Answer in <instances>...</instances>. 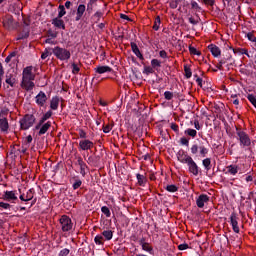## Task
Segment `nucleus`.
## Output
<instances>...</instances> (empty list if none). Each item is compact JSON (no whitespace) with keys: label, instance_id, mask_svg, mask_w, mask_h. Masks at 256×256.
Wrapping results in <instances>:
<instances>
[{"label":"nucleus","instance_id":"12","mask_svg":"<svg viewBox=\"0 0 256 256\" xmlns=\"http://www.w3.org/2000/svg\"><path fill=\"white\" fill-rule=\"evenodd\" d=\"M238 219L239 218L237 217V214L235 212L230 215V223L232 225L234 233H239V223L237 222Z\"/></svg>","mask_w":256,"mask_h":256},{"label":"nucleus","instance_id":"48","mask_svg":"<svg viewBox=\"0 0 256 256\" xmlns=\"http://www.w3.org/2000/svg\"><path fill=\"white\" fill-rule=\"evenodd\" d=\"M94 241H95L96 245H103V236L97 235V236L94 238Z\"/></svg>","mask_w":256,"mask_h":256},{"label":"nucleus","instance_id":"39","mask_svg":"<svg viewBox=\"0 0 256 256\" xmlns=\"http://www.w3.org/2000/svg\"><path fill=\"white\" fill-rule=\"evenodd\" d=\"M184 73H185L186 79H191V77L193 76V72H191V68H189L187 65L184 66Z\"/></svg>","mask_w":256,"mask_h":256},{"label":"nucleus","instance_id":"60","mask_svg":"<svg viewBox=\"0 0 256 256\" xmlns=\"http://www.w3.org/2000/svg\"><path fill=\"white\" fill-rule=\"evenodd\" d=\"M205 5H210V7H213L215 5V0H202Z\"/></svg>","mask_w":256,"mask_h":256},{"label":"nucleus","instance_id":"3","mask_svg":"<svg viewBox=\"0 0 256 256\" xmlns=\"http://www.w3.org/2000/svg\"><path fill=\"white\" fill-rule=\"evenodd\" d=\"M35 124V116L31 114L25 115L21 120H20V127L21 129H24V131H27V129L33 127Z\"/></svg>","mask_w":256,"mask_h":256},{"label":"nucleus","instance_id":"2","mask_svg":"<svg viewBox=\"0 0 256 256\" xmlns=\"http://www.w3.org/2000/svg\"><path fill=\"white\" fill-rule=\"evenodd\" d=\"M52 51L53 55L59 61H69V59H71V51L69 49L60 46H55Z\"/></svg>","mask_w":256,"mask_h":256},{"label":"nucleus","instance_id":"64","mask_svg":"<svg viewBox=\"0 0 256 256\" xmlns=\"http://www.w3.org/2000/svg\"><path fill=\"white\" fill-rule=\"evenodd\" d=\"M45 43H47L48 45H55V41H53L52 38H47V39L45 40Z\"/></svg>","mask_w":256,"mask_h":256},{"label":"nucleus","instance_id":"11","mask_svg":"<svg viewBox=\"0 0 256 256\" xmlns=\"http://www.w3.org/2000/svg\"><path fill=\"white\" fill-rule=\"evenodd\" d=\"M5 82L7 83V85H10V87H16L17 86V74H11L8 72L6 74Z\"/></svg>","mask_w":256,"mask_h":256},{"label":"nucleus","instance_id":"62","mask_svg":"<svg viewBox=\"0 0 256 256\" xmlns=\"http://www.w3.org/2000/svg\"><path fill=\"white\" fill-rule=\"evenodd\" d=\"M194 127L199 131L201 129V125L199 124V120H194Z\"/></svg>","mask_w":256,"mask_h":256},{"label":"nucleus","instance_id":"58","mask_svg":"<svg viewBox=\"0 0 256 256\" xmlns=\"http://www.w3.org/2000/svg\"><path fill=\"white\" fill-rule=\"evenodd\" d=\"M80 139H87V133L83 130H79Z\"/></svg>","mask_w":256,"mask_h":256},{"label":"nucleus","instance_id":"41","mask_svg":"<svg viewBox=\"0 0 256 256\" xmlns=\"http://www.w3.org/2000/svg\"><path fill=\"white\" fill-rule=\"evenodd\" d=\"M46 101H47L46 97L36 98V103H37V105H40V107H43V105H45Z\"/></svg>","mask_w":256,"mask_h":256},{"label":"nucleus","instance_id":"46","mask_svg":"<svg viewBox=\"0 0 256 256\" xmlns=\"http://www.w3.org/2000/svg\"><path fill=\"white\" fill-rule=\"evenodd\" d=\"M94 19H96V23H99L101 21V17H103V12L101 11H97L94 15H93Z\"/></svg>","mask_w":256,"mask_h":256},{"label":"nucleus","instance_id":"22","mask_svg":"<svg viewBox=\"0 0 256 256\" xmlns=\"http://www.w3.org/2000/svg\"><path fill=\"white\" fill-rule=\"evenodd\" d=\"M229 49H232L233 53H235V55H247L248 57H251V55H249V52L247 51V49L245 48H233L228 46Z\"/></svg>","mask_w":256,"mask_h":256},{"label":"nucleus","instance_id":"23","mask_svg":"<svg viewBox=\"0 0 256 256\" xmlns=\"http://www.w3.org/2000/svg\"><path fill=\"white\" fill-rule=\"evenodd\" d=\"M51 128V122H46L45 124H42L40 127H39V132H38V135H45V133H47V131H49V129Z\"/></svg>","mask_w":256,"mask_h":256},{"label":"nucleus","instance_id":"13","mask_svg":"<svg viewBox=\"0 0 256 256\" xmlns=\"http://www.w3.org/2000/svg\"><path fill=\"white\" fill-rule=\"evenodd\" d=\"M209 197L206 194H201L196 199V205L199 207V209H203L205 207V203H208Z\"/></svg>","mask_w":256,"mask_h":256},{"label":"nucleus","instance_id":"47","mask_svg":"<svg viewBox=\"0 0 256 256\" xmlns=\"http://www.w3.org/2000/svg\"><path fill=\"white\" fill-rule=\"evenodd\" d=\"M246 37H247L248 41H251L252 43L256 42V37L252 32L247 33Z\"/></svg>","mask_w":256,"mask_h":256},{"label":"nucleus","instance_id":"18","mask_svg":"<svg viewBox=\"0 0 256 256\" xmlns=\"http://www.w3.org/2000/svg\"><path fill=\"white\" fill-rule=\"evenodd\" d=\"M85 4H80L77 8L76 11V17H75V21H81V18L83 17L84 13H85Z\"/></svg>","mask_w":256,"mask_h":256},{"label":"nucleus","instance_id":"8","mask_svg":"<svg viewBox=\"0 0 256 256\" xmlns=\"http://www.w3.org/2000/svg\"><path fill=\"white\" fill-rule=\"evenodd\" d=\"M177 159L180 163L187 165L193 158L185 152V150H179L177 153Z\"/></svg>","mask_w":256,"mask_h":256},{"label":"nucleus","instance_id":"19","mask_svg":"<svg viewBox=\"0 0 256 256\" xmlns=\"http://www.w3.org/2000/svg\"><path fill=\"white\" fill-rule=\"evenodd\" d=\"M52 25L57 27V29L65 30V22L59 17L52 19Z\"/></svg>","mask_w":256,"mask_h":256},{"label":"nucleus","instance_id":"9","mask_svg":"<svg viewBox=\"0 0 256 256\" xmlns=\"http://www.w3.org/2000/svg\"><path fill=\"white\" fill-rule=\"evenodd\" d=\"M3 201H8L9 203H15L17 201V193L15 191H5L2 195Z\"/></svg>","mask_w":256,"mask_h":256},{"label":"nucleus","instance_id":"33","mask_svg":"<svg viewBox=\"0 0 256 256\" xmlns=\"http://www.w3.org/2000/svg\"><path fill=\"white\" fill-rule=\"evenodd\" d=\"M25 197H26V201H31V199H33V197H35V189H29L26 194H25Z\"/></svg>","mask_w":256,"mask_h":256},{"label":"nucleus","instance_id":"4","mask_svg":"<svg viewBox=\"0 0 256 256\" xmlns=\"http://www.w3.org/2000/svg\"><path fill=\"white\" fill-rule=\"evenodd\" d=\"M190 151L192 155H197L199 153L200 157H207V154L209 153V148L205 147V145L203 144H193L190 148Z\"/></svg>","mask_w":256,"mask_h":256},{"label":"nucleus","instance_id":"53","mask_svg":"<svg viewBox=\"0 0 256 256\" xmlns=\"http://www.w3.org/2000/svg\"><path fill=\"white\" fill-rule=\"evenodd\" d=\"M33 141V136L28 135L25 139H24V143L25 145H29L30 143H32Z\"/></svg>","mask_w":256,"mask_h":256},{"label":"nucleus","instance_id":"55","mask_svg":"<svg viewBox=\"0 0 256 256\" xmlns=\"http://www.w3.org/2000/svg\"><path fill=\"white\" fill-rule=\"evenodd\" d=\"M48 37H51V39H57V32H53L52 30H48Z\"/></svg>","mask_w":256,"mask_h":256},{"label":"nucleus","instance_id":"5","mask_svg":"<svg viewBox=\"0 0 256 256\" xmlns=\"http://www.w3.org/2000/svg\"><path fill=\"white\" fill-rule=\"evenodd\" d=\"M60 225L64 233H67V231H71V229H73V222L71 221V218L65 215L60 218Z\"/></svg>","mask_w":256,"mask_h":256},{"label":"nucleus","instance_id":"10","mask_svg":"<svg viewBox=\"0 0 256 256\" xmlns=\"http://www.w3.org/2000/svg\"><path fill=\"white\" fill-rule=\"evenodd\" d=\"M186 165L188 166L189 173H192V175H194L195 177L199 175V166L197 165L195 160H193V158Z\"/></svg>","mask_w":256,"mask_h":256},{"label":"nucleus","instance_id":"38","mask_svg":"<svg viewBox=\"0 0 256 256\" xmlns=\"http://www.w3.org/2000/svg\"><path fill=\"white\" fill-rule=\"evenodd\" d=\"M190 55H197V57H201V51L197 50V48L193 46H189Z\"/></svg>","mask_w":256,"mask_h":256},{"label":"nucleus","instance_id":"6","mask_svg":"<svg viewBox=\"0 0 256 256\" xmlns=\"http://www.w3.org/2000/svg\"><path fill=\"white\" fill-rule=\"evenodd\" d=\"M237 137L242 147H249V145H251V138H249V135H247V133L239 130L237 131Z\"/></svg>","mask_w":256,"mask_h":256},{"label":"nucleus","instance_id":"20","mask_svg":"<svg viewBox=\"0 0 256 256\" xmlns=\"http://www.w3.org/2000/svg\"><path fill=\"white\" fill-rule=\"evenodd\" d=\"M4 27L6 29H15V20L13 17L9 16L4 20Z\"/></svg>","mask_w":256,"mask_h":256},{"label":"nucleus","instance_id":"17","mask_svg":"<svg viewBox=\"0 0 256 256\" xmlns=\"http://www.w3.org/2000/svg\"><path fill=\"white\" fill-rule=\"evenodd\" d=\"M51 115H53V112L51 110H49L48 112H46L43 117L40 119L39 123L35 126L36 130H39V128L41 127V125H43V123H45L47 121V119H51Z\"/></svg>","mask_w":256,"mask_h":256},{"label":"nucleus","instance_id":"26","mask_svg":"<svg viewBox=\"0 0 256 256\" xmlns=\"http://www.w3.org/2000/svg\"><path fill=\"white\" fill-rule=\"evenodd\" d=\"M136 178L138 181V185L140 187H145V185L147 184V177H145V175L142 174H136Z\"/></svg>","mask_w":256,"mask_h":256},{"label":"nucleus","instance_id":"50","mask_svg":"<svg viewBox=\"0 0 256 256\" xmlns=\"http://www.w3.org/2000/svg\"><path fill=\"white\" fill-rule=\"evenodd\" d=\"M201 19L195 20V18H193L192 16L188 18L189 23H191V25H198L199 21Z\"/></svg>","mask_w":256,"mask_h":256},{"label":"nucleus","instance_id":"40","mask_svg":"<svg viewBox=\"0 0 256 256\" xmlns=\"http://www.w3.org/2000/svg\"><path fill=\"white\" fill-rule=\"evenodd\" d=\"M185 134L189 135V137L195 138V137H197V130L189 128V129L185 130Z\"/></svg>","mask_w":256,"mask_h":256},{"label":"nucleus","instance_id":"51","mask_svg":"<svg viewBox=\"0 0 256 256\" xmlns=\"http://www.w3.org/2000/svg\"><path fill=\"white\" fill-rule=\"evenodd\" d=\"M69 253H70L69 249L64 248V249H62V250L60 251V253H59L58 256H67V255H69Z\"/></svg>","mask_w":256,"mask_h":256},{"label":"nucleus","instance_id":"24","mask_svg":"<svg viewBox=\"0 0 256 256\" xmlns=\"http://www.w3.org/2000/svg\"><path fill=\"white\" fill-rule=\"evenodd\" d=\"M77 165H79L80 167L81 175L85 176V169H87V164L84 163L83 158L81 157L77 158Z\"/></svg>","mask_w":256,"mask_h":256},{"label":"nucleus","instance_id":"29","mask_svg":"<svg viewBox=\"0 0 256 256\" xmlns=\"http://www.w3.org/2000/svg\"><path fill=\"white\" fill-rule=\"evenodd\" d=\"M51 55H53V48H45L44 52L41 54V59L45 60L46 58L51 57Z\"/></svg>","mask_w":256,"mask_h":256},{"label":"nucleus","instance_id":"30","mask_svg":"<svg viewBox=\"0 0 256 256\" xmlns=\"http://www.w3.org/2000/svg\"><path fill=\"white\" fill-rule=\"evenodd\" d=\"M102 235L106 241H111V239H113V231L111 230H104Z\"/></svg>","mask_w":256,"mask_h":256},{"label":"nucleus","instance_id":"14","mask_svg":"<svg viewBox=\"0 0 256 256\" xmlns=\"http://www.w3.org/2000/svg\"><path fill=\"white\" fill-rule=\"evenodd\" d=\"M130 47L132 49V53H134V55H136V57H138V59H140L141 61H143V59H145L143 57V54L141 53V50H139V46H137V43L131 42Z\"/></svg>","mask_w":256,"mask_h":256},{"label":"nucleus","instance_id":"15","mask_svg":"<svg viewBox=\"0 0 256 256\" xmlns=\"http://www.w3.org/2000/svg\"><path fill=\"white\" fill-rule=\"evenodd\" d=\"M94 71L98 75H103V73H111V71H113V68L109 66H97L96 68H94Z\"/></svg>","mask_w":256,"mask_h":256},{"label":"nucleus","instance_id":"35","mask_svg":"<svg viewBox=\"0 0 256 256\" xmlns=\"http://www.w3.org/2000/svg\"><path fill=\"white\" fill-rule=\"evenodd\" d=\"M59 13H58V19H61L67 15V11H65V6L64 5H59L58 7Z\"/></svg>","mask_w":256,"mask_h":256},{"label":"nucleus","instance_id":"27","mask_svg":"<svg viewBox=\"0 0 256 256\" xmlns=\"http://www.w3.org/2000/svg\"><path fill=\"white\" fill-rule=\"evenodd\" d=\"M9 129V122L7 121V118L0 119V130L4 133L7 132Z\"/></svg>","mask_w":256,"mask_h":256},{"label":"nucleus","instance_id":"44","mask_svg":"<svg viewBox=\"0 0 256 256\" xmlns=\"http://www.w3.org/2000/svg\"><path fill=\"white\" fill-rule=\"evenodd\" d=\"M101 211L106 217H111V210H109V207L103 206Z\"/></svg>","mask_w":256,"mask_h":256},{"label":"nucleus","instance_id":"25","mask_svg":"<svg viewBox=\"0 0 256 256\" xmlns=\"http://www.w3.org/2000/svg\"><path fill=\"white\" fill-rule=\"evenodd\" d=\"M231 55L227 56V57H223L219 63L216 65V69H218L219 71H223V65H225V63H227V61H231Z\"/></svg>","mask_w":256,"mask_h":256},{"label":"nucleus","instance_id":"21","mask_svg":"<svg viewBox=\"0 0 256 256\" xmlns=\"http://www.w3.org/2000/svg\"><path fill=\"white\" fill-rule=\"evenodd\" d=\"M139 244L142 247L143 251H146L147 253H153V247H151V245H149V243L145 242V239H141L139 241Z\"/></svg>","mask_w":256,"mask_h":256},{"label":"nucleus","instance_id":"61","mask_svg":"<svg viewBox=\"0 0 256 256\" xmlns=\"http://www.w3.org/2000/svg\"><path fill=\"white\" fill-rule=\"evenodd\" d=\"M171 130L175 131L176 133L179 131V126L175 123L171 124Z\"/></svg>","mask_w":256,"mask_h":256},{"label":"nucleus","instance_id":"7","mask_svg":"<svg viewBox=\"0 0 256 256\" xmlns=\"http://www.w3.org/2000/svg\"><path fill=\"white\" fill-rule=\"evenodd\" d=\"M94 147L93 141L89 139H82L78 143L79 151H90Z\"/></svg>","mask_w":256,"mask_h":256},{"label":"nucleus","instance_id":"16","mask_svg":"<svg viewBox=\"0 0 256 256\" xmlns=\"http://www.w3.org/2000/svg\"><path fill=\"white\" fill-rule=\"evenodd\" d=\"M208 49L212 53L213 57H221V49L215 44L208 45Z\"/></svg>","mask_w":256,"mask_h":256},{"label":"nucleus","instance_id":"42","mask_svg":"<svg viewBox=\"0 0 256 256\" xmlns=\"http://www.w3.org/2000/svg\"><path fill=\"white\" fill-rule=\"evenodd\" d=\"M152 69H157V67H161V61L158 59L151 60Z\"/></svg>","mask_w":256,"mask_h":256},{"label":"nucleus","instance_id":"31","mask_svg":"<svg viewBox=\"0 0 256 256\" xmlns=\"http://www.w3.org/2000/svg\"><path fill=\"white\" fill-rule=\"evenodd\" d=\"M50 107H51V109H53V111H57V109L59 107V98H57V97L52 98Z\"/></svg>","mask_w":256,"mask_h":256},{"label":"nucleus","instance_id":"28","mask_svg":"<svg viewBox=\"0 0 256 256\" xmlns=\"http://www.w3.org/2000/svg\"><path fill=\"white\" fill-rule=\"evenodd\" d=\"M226 169V173H228L229 175H235L236 173H239V167H237L236 165H229L226 167Z\"/></svg>","mask_w":256,"mask_h":256},{"label":"nucleus","instance_id":"37","mask_svg":"<svg viewBox=\"0 0 256 256\" xmlns=\"http://www.w3.org/2000/svg\"><path fill=\"white\" fill-rule=\"evenodd\" d=\"M72 75H78V73L81 71V68L79 67V64L77 63H72Z\"/></svg>","mask_w":256,"mask_h":256},{"label":"nucleus","instance_id":"63","mask_svg":"<svg viewBox=\"0 0 256 256\" xmlns=\"http://www.w3.org/2000/svg\"><path fill=\"white\" fill-rule=\"evenodd\" d=\"M120 19H124L125 21H132L131 18H129V16L126 14H120Z\"/></svg>","mask_w":256,"mask_h":256},{"label":"nucleus","instance_id":"43","mask_svg":"<svg viewBox=\"0 0 256 256\" xmlns=\"http://www.w3.org/2000/svg\"><path fill=\"white\" fill-rule=\"evenodd\" d=\"M0 209H5L6 211H11V204L7 202H0Z\"/></svg>","mask_w":256,"mask_h":256},{"label":"nucleus","instance_id":"54","mask_svg":"<svg viewBox=\"0 0 256 256\" xmlns=\"http://www.w3.org/2000/svg\"><path fill=\"white\" fill-rule=\"evenodd\" d=\"M178 249H179V251H185V249H189V244H187V243L180 244L178 246Z\"/></svg>","mask_w":256,"mask_h":256},{"label":"nucleus","instance_id":"49","mask_svg":"<svg viewBox=\"0 0 256 256\" xmlns=\"http://www.w3.org/2000/svg\"><path fill=\"white\" fill-rule=\"evenodd\" d=\"M154 72L155 71H153V67H151V66H145L144 67L143 73H145L146 75H149V74L154 73Z\"/></svg>","mask_w":256,"mask_h":256},{"label":"nucleus","instance_id":"52","mask_svg":"<svg viewBox=\"0 0 256 256\" xmlns=\"http://www.w3.org/2000/svg\"><path fill=\"white\" fill-rule=\"evenodd\" d=\"M191 7H192L193 9H196L197 11H201V7H200L199 4H198L197 2H195V1H192V2H191Z\"/></svg>","mask_w":256,"mask_h":256},{"label":"nucleus","instance_id":"59","mask_svg":"<svg viewBox=\"0 0 256 256\" xmlns=\"http://www.w3.org/2000/svg\"><path fill=\"white\" fill-rule=\"evenodd\" d=\"M159 56L162 58V59H167V51H165V50H161L160 52H159Z\"/></svg>","mask_w":256,"mask_h":256},{"label":"nucleus","instance_id":"32","mask_svg":"<svg viewBox=\"0 0 256 256\" xmlns=\"http://www.w3.org/2000/svg\"><path fill=\"white\" fill-rule=\"evenodd\" d=\"M202 165L206 171H211V158H205L202 161Z\"/></svg>","mask_w":256,"mask_h":256},{"label":"nucleus","instance_id":"56","mask_svg":"<svg viewBox=\"0 0 256 256\" xmlns=\"http://www.w3.org/2000/svg\"><path fill=\"white\" fill-rule=\"evenodd\" d=\"M178 5H179V2L177 0L170 2L171 9H177Z\"/></svg>","mask_w":256,"mask_h":256},{"label":"nucleus","instance_id":"36","mask_svg":"<svg viewBox=\"0 0 256 256\" xmlns=\"http://www.w3.org/2000/svg\"><path fill=\"white\" fill-rule=\"evenodd\" d=\"M161 26V17L157 16L154 21L153 29L154 31H159V27Z\"/></svg>","mask_w":256,"mask_h":256},{"label":"nucleus","instance_id":"57","mask_svg":"<svg viewBox=\"0 0 256 256\" xmlns=\"http://www.w3.org/2000/svg\"><path fill=\"white\" fill-rule=\"evenodd\" d=\"M180 143L181 145H186V147H189V140L187 138H181Z\"/></svg>","mask_w":256,"mask_h":256},{"label":"nucleus","instance_id":"34","mask_svg":"<svg viewBox=\"0 0 256 256\" xmlns=\"http://www.w3.org/2000/svg\"><path fill=\"white\" fill-rule=\"evenodd\" d=\"M166 191H168V193H176V191H179V188L177 186H175L174 184H170L165 186Z\"/></svg>","mask_w":256,"mask_h":256},{"label":"nucleus","instance_id":"1","mask_svg":"<svg viewBox=\"0 0 256 256\" xmlns=\"http://www.w3.org/2000/svg\"><path fill=\"white\" fill-rule=\"evenodd\" d=\"M33 81H35V74H33V66H28L23 69L21 82L22 89H25L26 91L25 97H27V95L31 97V92L35 88V83Z\"/></svg>","mask_w":256,"mask_h":256},{"label":"nucleus","instance_id":"45","mask_svg":"<svg viewBox=\"0 0 256 256\" xmlns=\"http://www.w3.org/2000/svg\"><path fill=\"white\" fill-rule=\"evenodd\" d=\"M81 185H83V182L81 181V179H76L74 181V183L72 184V187L74 190L79 189V187H81Z\"/></svg>","mask_w":256,"mask_h":256}]
</instances>
